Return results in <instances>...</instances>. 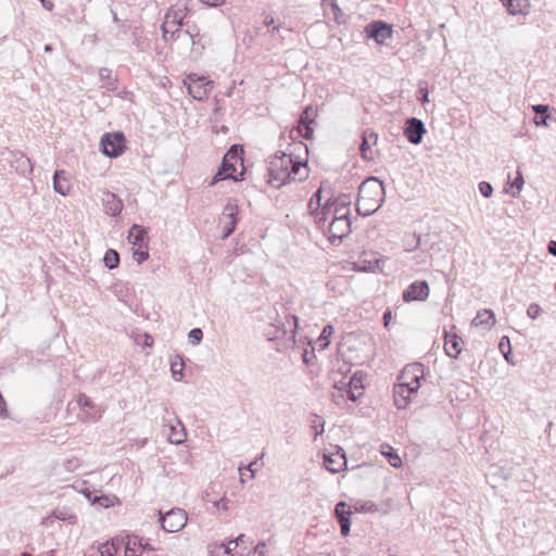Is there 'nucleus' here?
Segmentation results:
<instances>
[{"mask_svg": "<svg viewBox=\"0 0 556 556\" xmlns=\"http://www.w3.org/2000/svg\"><path fill=\"white\" fill-rule=\"evenodd\" d=\"M417 393L414 387L396 383L393 389L394 404L399 409H404L410 401V395Z\"/></svg>", "mask_w": 556, "mask_h": 556, "instance_id": "18", "label": "nucleus"}, {"mask_svg": "<svg viewBox=\"0 0 556 556\" xmlns=\"http://www.w3.org/2000/svg\"><path fill=\"white\" fill-rule=\"evenodd\" d=\"M424 375L422 364H409L402 370V374L399 377V383L407 384V387H414V390L417 392L420 387V380L424 379Z\"/></svg>", "mask_w": 556, "mask_h": 556, "instance_id": "11", "label": "nucleus"}, {"mask_svg": "<svg viewBox=\"0 0 556 556\" xmlns=\"http://www.w3.org/2000/svg\"><path fill=\"white\" fill-rule=\"evenodd\" d=\"M304 128H305V132L304 134H301L303 138L305 139H311L313 137V128L311 125H303Z\"/></svg>", "mask_w": 556, "mask_h": 556, "instance_id": "56", "label": "nucleus"}, {"mask_svg": "<svg viewBox=\"0 0 556 556\" xmlns=\"http://www.w3.org/2000/svg\"><path fill=\"white\" fill-rule=\"evenodd\" d=\"M329 186L328 182L323 181L320 187L315 191V193L312 195L309 202H308V211L312 215L315 216V219L317 218V214L320 213L324 204H321L323 199V192L326 190V187ZM330 189V187H328Z\"/></svg>", "mask_w": 556, "mask_h": 556, "instance_id": "25", "label": "nucleus"}, {"mask_svg": "<svg viewBox=\"0 0 556 556\" xmlns=\"http://www.w3.org/2000/svg\"><path fill=\"white\" fill-rule=\"evenodd\" d=\"M460 343L462 339L458 336L445 333L444 350L447 356L457 358L462 352Z\"/></svg>", "mask_w": 556, "mask_h": 556, "instance_id": "27", "label": "nucleus"}, {"mask_svg": "<svg viewBox=\"0 0 556 556\" xmlns=\"http://www.w3.org/2000/svg\"><path fill=\"white\" fill-rule=\"evenodd\" d=\"M252 542L244 535V534H240L238 535L235 540H230L227 544H219L218 545V548L219 549H223V554H230L231 551L233 549L231 547L232 544H235V548L238 547V546H248V544H251Z\"/></svg>", "mask_w": 556, "mask_h": 556, "instance_id": "32", "label": "nucleus"}, {"mask_svg": "<svg viewBox=\"0 0 556 556\" xmlns=\"http://www.w3.org/2000/svg\"><path fill=\"white\" fill-rule=\"evenodd\" d=\"M51 518L67 521L70 523L76 522V515L66 507H56L50 516L47 517V521Z\"/></svg>", "mask_w": 556, "mask_h": 556, "instance_id": "31", "label": "nucleus"}, {"mask_svg": "<svg viewBox=\"0 0 556 556\" xmlns=\"http://www.w3.org/2000/svg\"><path fill=\"white\" fill-rule=\"evenodd\" d=\"M376 510H377V506L371 502H367V503L363 504L359 508V511H363V513L376 511Z\"/></svg>", "mask_w": 556, "mask_h": 556, "instance_id": "54", "label": "nucleus"}, {"mask_svg": "<svg viewBox=\"0 0 556 556\" xmlns=\"http://www.w3.org/2000/svg\"><path fill=\"white\" fill-rule=\"evenodd\" d=\"M188 338H189L190 343H192L193 345H197L202 341L203 332L200 328H193L189 331Z\"/></svg>", "mask_w": 556, "mask_h": 556, "instance_id": "42", "label": "nucleus"}, {"mask_svg": "<svg viewBox=\"0 0 556 556\" xmlns=\"http://www.w3.org/2000/svg\"><path fill=\"white\" fill-rule=\"evenodd\" d=\"M364 378H365V374L364 372L356 371L349 379V381L346 383L340 381L339 382L340 386H338V383L336 382L334 387L338 390H340V391L344 390L345 388H348L346 393H348L349 400L355 402L363 394V389H364L363 380H364Z\"/></svg>", "mask_w": 556, "mask_h": 556, "instance_id": "13", "label": "nucleus"}, {"mask_svg": "<svg viewBox=\"0 0 556 556\" xmlns=\"http://www.w3.org/2000/svg\"><path fill=\"white\" fill-rule=\"evenodd\" d=\"M547 251L552 255L556 256V241L551 240L547 244Z\"/></svg>", "mask_w": 556, "mask_h": 556, "instance_id": "59", "label": "nucleus"}, {"mask_svg": "<svg viewBox=\"0 0 556 556\" xmlns=\"http://www.w3.org/2000/svg\"><path fill=\"white\" fill-rule=\"evenodd\" d=\"M187 7L184 3L172 5L164 17L161 26L163 39L165 42L179 41L185 34L182 26H186Z\"/></svg>", "mask_w": 556, "mask_h": 556, "instance_id": "3", "label": "nucleus"}, {"mask_svg": "<svg viewBox=\"0 0 556 556\" xmlns=\"http://www.w3.org/2000/svg\"><path fill=\"white\" fill-rule=\"evenodd\" d=\"M143 546H144V551H154L155 548L150 545L149 543H143Z\"/></svg>", "mask_w": 556, "mask_h": 556, "instance_id": "64", "label": "nucleus"}, {"mask_svg": "<svg viewBox=\"0 0 556 556\" xmlns=\"http://www.w3.org/2000/svg\"><path fill=\"white\" fill-rule=\"evenodd\" d=\"M265 547L266 543L264 541H260L254 547V554L257 556H265Z\"/></svg>", "mask_w": 556, "mask_h": 556, "instance_id": "51", "label": "nucleus"}, {"mask_svg": "<svg viewBox=\"0 0 556 556\" xmlns=\"http://www.w3.org/2000/svg\"><path fill=\"white\" fill-rule=\"evenodd\" d=\"M334 514L340 525L341 534L346 536L351 529V515L352 511L348 508V504L343 501L337 503Z\"/></svg>", "mask_w": 556, "mask_h": 556, "instance_id": "17", "label": "nucleus"}, {"mask_svg": "<svg viewBox=\"0 0 556 556\" xmlns=\"http://www.w3.org/2000/svg\"><path fill=\"white\" fill-rule=\"evenodd\" d=\"M315 116L316 110L312 105H308L302 112L299 123L300 125H312L314 123Z\"/></svg>", "mask_w": 556, "mask_h": 556, "instance_id": "37", "label": "nucleus"}, {"mask_svg": "<svg viewBox=\"0 0 556 556\" xmlns=\"http://www.w3.org/2000/svg\"><path fill=\"white\" fill-rule=\"evenodd\" d=\"M502 3L511 15H526L530 8L529 0H502Z\"/></svg>", "mask_w": 556, "mask_h": 556, "instance_id": "26", "label": "nucleus"}, {"mask_svg": "<svg viewBox=\"0 0 556 556\" xmlns=\"http://www.w3.org/2000/svg\"><path fill=\"white\" fill-rule=\"evenodd\" d=\"M147 229L143 226L134 224L128 232V241L134 247L143 248L146 242Z\"/></svg>", "mask_w": 556, "mask_h": 556, "instance_id": "23", "label": "nucleus"}, {"mask_svg": "<svg viewBox=\"0 0 556 556\" xmlns=\"http://www.w3.org/2000/svg\"><path fill=\"white\" fill-rule=\"evenodd\" d=\"M53 188L54 191L61 195H67L70 193L71 184L64 170H55L53 175Z\"/></svg>", "mask_w": 556, "mask_h": 556, "instance_id": "28", "label": "nucleus"}, {"mask_svg": "<svg viewBox=\"0 0 556 556\" xmlns=\"http://www.w3.org/2000/svg\"><path fill=\"white\" fill-rule=\"evenodd\" d=\"M479 191L484 198H490L493 193V187L488 181H481L479 184Z\"/></svg>", "mask_w": 556, "mask_h": 556, "instance_id": "46", "label": "nucleus"}, {"mask_svg": "<svg viewBox=\"0 0 556 556\" xmlns=\"http://www.w3.org/2000/svg\"><path fill=\"white\" fill-rule=\"evenodd\" d=\"M426 134V127L421 119L409 117L405 122L404 136L408 142L419 144Z\"/></svg>", "mask_w": 556, "mask_h": 556, "instance_id": "14", "label": "nucleus"}, {"mask_svg": "<svg viewBox=\"0 0 556 556\" xmlns=\"http://www.w3.org/2000/svg\"><path fill=\"white\" fill-rule=\"evenodd\" d=\"M178 358L179 359L173 361L170 363L172 376L176 381L182 380V378H184L182 371H184V367H185L184 361L180 357H178Z\"/></svg>", "mask_w": 556, "mask_h": 556, "instance_id": "36", "label": "nucleus"}, {"mask_svg": "<svg viewBox=\"0 0 556 556\" xmlns=\"http://www.w3.org/2000/svg\"><path fill=\"white\" fill-rule=\"evenodd\" d=\"M250 554V551L248 548V546H244L241 551L239 552H236V553H230L228 554L229 556H248Z\"/></svg>", "mask_w": 556, "mask_h": 556, "instance_id": "58", "label": "nucleus"}, {"mask_svg": "<svg viewBox=\"0 0 556 556\" xmlns=\"http://www.w3.org/2000/svg\"><path fill=\"white\" fill-rule=\"evenodd\" d=\"M350 216L351 208L333 206L332 195H330L324 203L320 213L317 214L316 225L318 229L326 230V223L328 219H334L336 217H338V219L350 218Z\"/></svg>", "mask_w": 556, "mask_h": 556, "instance_id": "6", "label": "nucleus"}, {"mask_svg": "<svg viewBox=\"0 0 556 556\" xmlns=\"http://www.w3.org/2000/svg\"><path fill=\"white\" fill-rule=\"evenodd\" d=\"M384 201L383 182L377 177H368L358 187L356 211L361 216L377 212Z\"/></svg>", "mask_w": 556, "mask_h": 556, "instance_id": "2", "label": "nucleus"}, {"mask_svg": "<svg viewBox=\"0 0 556 556\" xmlns=\"http://www.w3.org/2000/svg\"><path fill=\"white\" fill-rule=\"evenodd\" d=\"M15 164L16 172H18L21 175L26 176L28 174H31L33 166L30 160L26 155L20 154L15 159Z\"/></svg>", "mask_w": 556, "mask_h": 556, "instance_id": "33", "label": "nucleus"}, {"mask_svg": "<svg viewBox=\"0 0 556 556\" xmlns=\"http://www.w3.org/2000/svg\"><path fill=\"white\" fill-rule=\"evenodd\" d=\"M541 313H542L541 306L535 303L530 304L527 309V315L531 319H536L541 315Z\"/></svg>", "mask_w": 556, "mask_h": 556, "instance_id": "48", "label": "nucleus"}, {"mask_svg": "<svg viewBox=\"0 0 556 556\" xmlns=\"http://www.w3.org/2000/svg\"><path fill=\"white\" fill-rule=\"evenodd\" d=\"M382 318H383V324H384V326H386V327H388V326H389V324H390V321H391V318H392V313H391V311H389V309H388V311H386V312L383 313V317H382Z\"/></svg>", "mask_w": 556, "mask_h": 556, "instance_id": "60", "label": "nucleus"}, {"mask_svg": "<svg viewBox=\"0 0 556 556\" xmlns=\"http://www.w3.org/2000/svg\"><path fill=\"white\" fill-rule=\"evenodd\" d=\"M498 348L501 352L503 353L506 361H509V354H510V342L507 337H503L501 339V342L498 344Z\"/></svg>", "mask_w": 556, "mask_h": 556, "instance_id": "45", "label": "nucleus"}, {"mask_svg": "<svg viewBox=\"0 0 556 556\" xmlns=\"http://www.w3.org/2000/svg\"><path fill=\"white\" fill-rule=\"evenodd\" d=\"M184 84L187 86L189 94L198 101H203L207 98L211 89L212 81L204 76H198L197 74H189Z\"/></svg>", "mask_w": 556, "mask_h": 556, "instance_id": "7", "label": "nucleus"}, {"mask_svg": "<svg viewBox=\"0 0 556 556\" xmlns=\"http://www.w3.org/2000/svg\"><path fill=\"white\" fill-rule=\"evenodd\" d=\"M213 504L216 508H220L224 510L228 509V500L226 497H222L220 500L215 501Z\"/></svg>", "mask_w": 556, "mask_h": 556, "instance_id": "53", "label": "nucleus"}, {"mask_svg": "<svg viewBox=\"0 0 556 556\" xmlns=\"http://www.w3.org/2000/svg\"><path fill=\"white\" fill-rule=\"evenodd\" d=\"M332 204H333V206H338V207H350L351 200H350L349 195L341 194L337 198L332 197Z\"/></svg>", "mask_w": 556, "mask_h": 556, "instance_id": "44", "label": "nucleus"}, {"mask_svg": "<svg viewBox=\"0 0 556 556\" xmlns=\"http://www.w3.org/2000/svg\"><path fill=\"white\" fill-rule=\"evenodd\" d=\"M531 109L536 115H540V117L535 116L533 119V123L535 124V126H544V127L548 126L547 121L551 119V114L548 113L549 105L534 104L531 106Z\"/></svg>", "mask_w": 556, "mask_h": 556, "instance_id": "30", "label": "nucleus"}, {"mask_svg": "<svg viewBox=\"0 0 556 556\" xmlns=\"http://www.w3.org/2000/svg\"><path fill=\"white\" fill-rule=\"evenodd\" d=\"M301 153L307 156L308 148L305 143L299 141L292 144V151L289 153L278 151L270 156L267 167V182L278 189L289 182H301L307 179V159H302Z\"/></svg>", "mask_w": 556, "mask_h": 556, "instance_id": "1", "label": "nucleus"}, {"mask_svg": "<svg viewBox=\"0 0 556 556\" xmlns=\"http://www.w3.org/2000/svg\"><path fill=\"white\" fill-rule=\"evenodd\" d=\"M124 545L123 536H116L103 543L99 547L101 556H115Z\"/></svg>", "mask_w": 556, "mask_h": 556, "instance_id": "29", "label": "nucleus"}, {"mask_svg": "<svg viewBox=\"0 0 556 556\" xmlns=\"http://www.w3.org/2000/svg\"><path fill=\"white\" fill-rule=\"evenodd\" d=\"M238 212V206L236 204L228 203L223 212V216L228 218V224L225 225L224 228V238L229 237L236 229L237 218L236 214Z\"/></svg>", "mask_w": 556, "mask_h": 556, "instance_id": "24", "label": "nucleus"}, {"mask_svg": "<svg viewBox=\"0 0 556 556\" xmlns=\"http://www.w3.org/2000/svg\"><path fill=\"white\" fill-rule=\"evenodd\" d=\"M522 186H523V178H522V175L520 172H517V177L515 178V180L513 181L511 184V188L516 189V191H513L511 194L514 197H516V194H518L521 189H522Z\"/></svg>", "mask_w": 556, "mask_h": 556, "instance_id": "47", "label": "nucleus"}, {"mask_svg": "<svg viewBox=\"0 0 556 556\" xmlns=\"http://www.w3.org/2000/svg\"><path fill=\"white\" fill-rule=\"evenodd\" d=\"M329 5L331 7L333 18L338 24H342L345 22L344 13L339 8L338 3L334 0H331L329 2Z\"/></svg>", "mask_w": 556, "mask_h": 556, "instance_id": "40", "label": "nucleus"}, {"mask_svg": "<svg viewBox=\"0 0 556 556\" xmlns=\"http://www.w3.org/2000/svg\"><path fill=\"white\" fill-rule=\"evenodd\" d=\"M103 262L109 269H114L119 264V255L115 250L110 249L105 252Z\"/></svg>", "mask_w": 556, "mask_h": 556, "instance_id": "35", "label": "nucleus"}, {"mask_svg": "<svg viewBox=\"0 0 556 556\" xmlns=\"http://www.w3.org/2000/svg\"><path fill=\"white\" fill-rule=\"evenodd\" d=\"M179 429L175 426H170L169 441L174 444H180L186 439V431L182 424L179 421Z\"/></svg>", "mask_w": 556, "mask_h": 556, "instance_id": "34", "label": "nucleus"}, {"mask_svg": "<svg viewBox=\"0 0 556 556\" xmlns=\"http://www.w3.org/2000/svg\"><path fill=\"white\" fill-rule=\"evenodd\" d=\"M124 539V556H141L144 552L143 539L127 534Z\"/></svg>", "mask_w": 556, "mask_h": 556, "instance_id": "20", "label": "nucleus"}, {"mask_svg": "<svg viewBox=\"0 0 556 556\" xmlns=\"http://www.w3.org/2000/svg\"><path fill=\"white\" fill-rule=\"evenodd\" d=\"M333 333V327L331 325H326L318 338V342L321 349H325L329 345V337Z\"/></svg>", "mask_w": 556, "mask_h": 556, "instance_id": "38", "label": "nucleus"}, {"mask_svg": "<svg viewBox=\"0 0 556 556\" xmlns=\"http://www.w3.org/2000/svg\"><path fill=\"white\" fill-rule=\"evenodd\" d=\"M243 149L239 144H232L230 149L226 152L224 155L222 165L216 173V175L213 177L211 185H215L219 180L224 179H232L235 181H239L242 179L243 170L239 174L237 173V164L239 163L241 166H243V160H242Z\"/></svg>", "mask_w": 556, "mask_h": 556, "instance_id": "4", "label": "nucleus"}, {"mask_svg": "<svg viewBox=\"0 0 556 556\" xmlns=\"http://www.w3.org/2000/svg\"><path fill=\"white\" fill-rule=\"evenodd\" d=\"M365 31L368 38L374 39L379 45H383L393 34L392 26L383 21L370 22Z\"/></svg>", "mask_w": 556, "mask_h": 556, "instance_id": "12", "label": "nucleus"}, {"mask_svg": "<svg viewBox=\"0 0 556 556\" xmlns=\"http://www.w3.org/2000/svg\"><path fill=\"white\" fill-rule=\"evenodd\" d=\"M203 36L200 34V29L195 24H190L189 21L186 22V29L182 38L179 41L184 43H190V58L197 60L202 55L204 51V43L202 42Z\"/></svg>", "mask_w": 556, "mask_h": 556, "instance_id": "9", "label": "nucleus"}, {"mask_svg": "<svg viewBox=\"0 0 556 556\" xmlns=\"http://www.w3.org/2000/svg\"><path fill=\"white\" fill-rule=\"evenodd\" d=\"M0 416L3 418L8 417L7 403L1 393H0Z\"/></svg>", "mask_w": 556, "mask_h": 556, "instance_id": "55", "label": "nucleus"}, {"mask_svg": "<svg viewBox=\"0 0 556 556\" xmlns=\"http://www.w3.org/2000/svg\"><path fill=\"white\" fill-rule=\"evenodd\" d=\"M264 23H265V25L270 26V25H273V24H274V18H273V17L267 16V17L265 18Z\"/></svg>", "mask_w": 556, "mask_h": 556, "instance_id": "63", "label": "nucleus"}, {"mask_svg": "<svg viewBox=\"0 0 556 556\" xmlns=\"http://www.w3.org/2000/svg\"><path fill=\"white\" fill-rule=\"evenodd\" d=\"M77 404L83 407H92L91 400L84 393L78 395Z\"/></svg>", "mask_w": 556, "mask_h": 556, "instance_id": "50", "label": "nucleus"}, {"mask_svg": "<svg viewBox=\"0 0 556 556\" xmlns=\"http://www.w3.org/2000/svg\"><path fill=\"white\" fill-rule=\"evenodd\" d=\"M99 77L101 80H112L110 85H113L115 83V80L112 79V71L110 68H100Z\"/></svg>", "mask_w": 556, "mask_h": 556, "instance_id": "49", "label": "nucleus"}, {"mask_svg": "<svg viewBox=\"0 0 556 556\" xmlns=\"http://www.w3.org/2000/svg\"><path fill=\"white\" fill-rule=\"evenodd\" d=\"M429 92L427 88H419L418 90V100L422 103H426L429 101Z\"/></svg>", "mask_w": 556, "mask_h": 556, "instance_id": "52", "label": "nucleus"}, {"mask_svg": "<svg viewBox=\"0 0 556 556\" xmlns=\"http://www.w3.org/2000/svg\"><path fill=\"white\" fill-rule=\"evenodd\" d=\"M91 503L92 504H98L102 507H110V506H113V503H114V498L113 497H110V496H106V495H101V496H94L92 500H91Z\"/></svg>", "mask_w": 556, "mask_h": 556, "instance_id": "41", "label": "nucleus"}, {"mask_svg": "<svg viewBox=\"0 0 556 556\" xmlns=\"http://www.w3.org/2000/svg\"><path fill=\"white\" fill-rule=\"evenodd\" d=\"M101 151L109 157L119 156L126 148V138L123 132L105 134L101 138Z\"/></svg>", "mask_w": 556, "mask_h": 556, "instance_id": "8", "label": "nucleus"}, {"mask_svg": "<svg viewBox=\"0 0 556 556\" xmlns=\"http://www.w3.org/2000/svg\"><path fill=\"white\" fill-rule=\"evenodd\" d=\"M159 520L164 531L174 533L180 531L187 523V513L181 508H173L166 514L159 511Z\"/></svg>", "mask_w": 556, "mask_h": 556, "instance_id": "5", "label": "nucleus"}, {"mask_svg": "<svg viewBox=\"0 0 556 556\" xmlns=\"http://www.w3.org/2000/svg\"><path fill=\"white\" fill-rule=\"evenodd\" d=\"M382 454L386 456V458L388 459L389 464L394 467V468H399L402 466V459L401 457L397 455L396 452H394L391 447L389 448L388 452H382Z\"/></svg>", "mask_w": 556, "mask_h": 556, "instance_id": "39", "label": "nucleus"}, {"mask_svg": "<svg viewBox=\"0 0 556 556\" xmlns=\"http://www.w3.org/2000/svg\"><path fill=\"white\" fill-rule=\"evenodd\" d=\"M153 343V338L150 334H144V345L151 346Z\"/></svg>", "mask_w": 556, "mask_h": 556, "instance_id": "61", "label": "nucleus"}, {"mask_svg": "<svg viewBox=\"0 0 556 556\" xmlns=\"http://www.w3.org/2000/svg\"><path fill=\"white\" fill-rule=\"evenodd\" d=\"M378 141V135L370 129H367L362 135V143L359 146L361 156L364 160H371L372 156L368 154L370 147Z\"/></svg>", "mask_w": 556, "mask_h": 556, "instance_id": "21", "label": "nucleus"}, {"mask_svg": "<svg viewBox=\"0 0 556 556\" xmlns=\"http://www.w3.org/2000/svg\"><path fill=\"white\" fill-rule=\"evenodd\" d=\"M472 326H481L485 330H490L495 324V315L491 309L479 311L471 321Z\"/></svg>", "mask_w": 556, "mask_h": 556, "instance_id": "22", "label": "nucleus"}, {"mask_svg": "<svg viewBox=\"0 0 556 556\" xmlns=\"http://www.w3.org/2000/svg\"><path fill=\"white\" fill-rule=\"evenodd\" d=\"M41 3L43 5V8H46L49 11H51L53 9V3L51 1L41 0Z\"/></svg>", "mask_w": 556, "mask_h": 556, "instance_id": "62", "label": "nucleus"}, {"mask_svg": "<svg viewBox=\"0 0 556 556\" xmlns=\"http://www.w3.org/2000/svg\"><path fill=\"white\" fill-rule=\"evenodd\" d=\"M429 296V285L426 280L410 283L403 292L404 302L425 301Z\"/></svg>", "mask_w": 556, "mask_h": 556, "instance_id": "15", "label": "nucleus"}, {"mask_svg": "<svg viewBox=\"0 0 556 556\" xmlns=\"http://www.w3.org/2000/svg\"><path fill=\"white\" fill-rule=\"evenodd\" d=\"M101 202L104 212L110 216L119 215L124 207L123 201L115 193L108 190L102 191Z\"/></svg>", "mask_w": 556, "mask_h": 556, "instance_id": "16", "label": "nucleus"}, {"mask_svg": "<svg viewBox=\"0 0 556 556\" xmlns=\"http://www.w3.org/2000/svg\"><path fill=\"white\" fill-rule=\"evenodd\" d=\"M202 3L208 7H218L225 2V0H201Z\"/></svg>", "mask_w": 556, "mask_h": 556, "instance_id": "57", "label": "nucleus"}, {"mask_svg": "<svg viewBox=\"0 0 556 556\" xmlns=\"http://www.w3.org/2000/svg\"><path fill=\"white\" fill-rule=\"evenodd\" d=\"M324 465L327 470L332 473L340 472L346 467V457L342 448L336 454L326 455L324 458Z\"/></svg>", "mask_w": 556, "mask_h": 556, "instance_id": "19", "label": "nucleus"}, {"mask_svg": "<svg viewBox=\"0 0 556 556\" xmlns=\"http://www.w3.org/2000/svg\"><path fill=\"white\" fill-rule=\"evenodd\" d=\"M149 257V252H148V245L143 247V248H138L135 252H134V258L136 260V262L138 264H141L143 263L144 261H147Z\"/></svg>", "mask_w": 556, "mask_h": 556, "instance_id": "43", "label": "nucleus"}, {"mask_svg": "<svg viewBox=\"0 0 556 556\" xmlns=\"http://www.w3.org/2000/svg\"><path fill=\"white\" fill-rule=\"evenodd\" d=\"M351 218H342L338 219H328L326 223V230H323L328 235L329 240L333 243L336 240L342 241L352 230L351 228Z\"/></svg>", "mask_w": 556, "mask_h": 556, "instance_id": "10", "label": "nucleus"}]
</instances>
